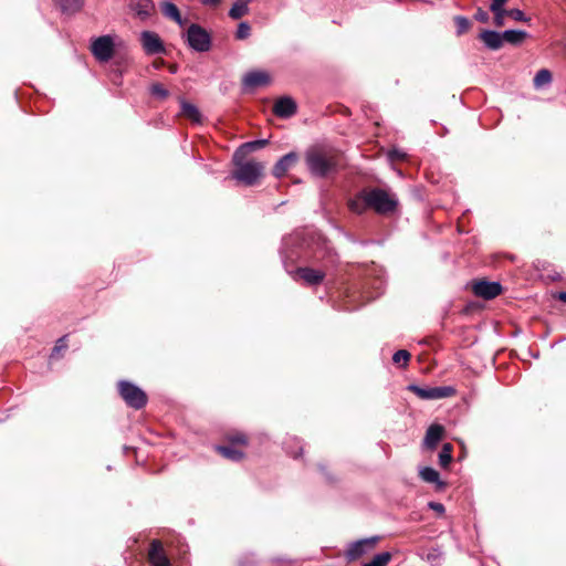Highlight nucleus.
<instances>
[{"label": "nucleus", "mask_w": 566, "mask_h": 566, "mask_svg": "<svg viewBox=\"0 0 566 566\" xmlns=\"http://www.w3.org/2000/svg\"><path fill=\"white\" fill-rule=\"evenodd\" d=\"M233 164L235 170L232 171L231 177L245 186L255 185L264 170L262 163L245 160V157H237V153L233 154Z\"/></svg>", "instance_id": "nucleus-1"}, {"label": "nucleus", "mask_w": 566, "mask_h": 566, "mask_svg": "<svg viewBox=\"0 0 566 566\" xmlns=\"http://www.w3.org/2000/svg\"><path fill=\"white\" fill-rule=\"evenodd\" d=\"M337 159L331 154L319 149H312L306 153V165L315 177H326L337 168Z\"/></svg>", "instance_id": "nucleus-2"}, {"label": "nucleus", "mask_w": 566, "mask_h": 566, "mask_svg": "<svg viewBox=\"0 0 566 566\" xmlns=\"http://www.w3.org/2000/svg\"><path fill=\"white\" fill-rule=\"evenodd\" d=\"M366 201L370 209L379 214L394 212L398 207V198L395 193L381 188H373L366 192Z\"/></svg>", "instance_id": "nucleus-3"}, {"label": "nucleus", "mask_w": 566, "mask_h": 566, "mask_svg": "<svg viewBox=\"0 0 566 566\" xmlns=\"http://www.w3.org/2000/svg\"><path fill=\"white\" fill-rule=\"evenodd\" d=\"M184 38L188 46L196 52L203 53L211 49V35L197 23H191L188 27Z\"/></svg>", "instance_id": "nucleus-4"}, {"label": "nucleus", "mask_w": 566, "mask_h": 566, "mask_svg": "<svg viewBox=\"0 0 566 566\" xmlns=\"http://www.w3.org/2000/svg\"><path fill=\"white\" fill-rule=\"evenodd\" d=\"M117 386L119 396L128 407L138 410L146 406L147 395L142 388L127 380H120Z\"/></svg>", "instance_id": "nucleus-5"}, {"label": "nucleus", "mask_w": 566, "mask_h": 566, "mask_svg": "<svg viewBox=\"0 0 566 566\" xmlns=\"http://www.w3.org/2000/svg\"><path fill=\"white\" fill-rule=\"evenodd\" d=\"M115 50L114 38L109 34L102 35L92 40L91 52L99 62H108Z\"/></svg>", "instance_id": "nucleus-6"}, {"label": "nucleus", "mask_w": 566, "mask_h": 566, "mask_svg": "<svg viewBox=\"0 0 566 566\" xmlns=\"http://www.w3.org/2000/svg\"><path fill=\"white\" fill-rule=\"evenodd\" d=\"M408 389L424 400H438L455 395V389L452 386L420 387L418 385H409Z\"/></svg>", "instance_id": "nucleus-7"}, {"label": "nucleus", "mask_w": 566, "mask_h": 566, "mask_svg": "<svg viewBox=\"0 0 566 566\" xmlns=\"http://www.w3.org/2000/svg\"><path fill=\"white\" fill-rule=\"evenodd\" d=\"M304 244V232L303 231H297V232H294L293 234H290L285 238H283V241H282V249H281V258H282V262L286 269V271L289 273H292L289 269H287V261L291 260L293 261L294 259H298L301 258V254L296 251L293 250L294 247L296 245H303Z\"/></svg>", "instance_id": "nucleus-8"}, {"label": "nucleus", "mask_w": 566, "mask_h": 566, "mask_svg": "<svg viewBox=\"0 0 566 566\" xmlns=\"http://www.w3.org/2000/svg\"><path fill=\"white\" fill-rule=\"evenodd\" d=\"M140 42L148 55L164 54L166 52L161 39L153 31H143L140 33Z\"/></svg>", "instance_id": "nucleus-9"}, {"label": "nucleus", "mask_w": 566, "mask_h": 566, "mask_svg": "<svg viewBox=\"0 0 566 566\" xmlns=\"http://www.w3.org/2000/svg\"><path fill=\"white\" fill-rule=\"evenodd\" d=\"M378 541H379L378 536H373V537L363 538V539L352 543L346 551V554H345L346 558L348 560H355V559L359 558L360 556L365 555L367 552L371 551Z\"/></svg>", "instance_id": "nucleus-10"}, {"label": "nucleus", "mask_w": 566, "mask_h": 566, "mask_svg": "<svg viewBox=\"0 0 566 566\" xmlns=\"http://www.w3.org/2000/svg\"><path fill=\"white\" fill-rule=\"evenodd\" d=\"M271 82L270 74L265 71H250L242 78V87L244 92L253 91L261 86H266Z\"/></svg>", "instance_id": "nucleus-11"}, {"label": "nucleus", "mask_w": 566, "mask_h": 566, "mask_svg": "<svg viewBox=\"0 0 566 566\" xmlns=\"http://www.w3.org/2000/svg\"><path fill=\"white\" fill-rule=\"evenodd\" d=\"M473 292L484 300H492L501 294L502 285L495 281H479L473 285Z\"/></svg>", "instance_id": "nucleus-12"}, {"label": "nucleus", "mask_w": 566, "mask_h": 566, "mask_svg": "<svg viewBox=\"0 0 566 566\" xmlns=\"http://www.w3.org/2000/svg\"><path fill=\"white\" fill-rule=\"evenodd\" d=\"M297 106L293 98L289 96L280 97L273 107V112L281 118H289L296 113Z\"/></svg>", "instance_id": "nucleus-13"}, {"label": "nucleus", "mask_w": 566, "mask_h": 566, "mask_svg": "<svg viewBox=\"0 0 566 566\" xmlns=\"http://www.w3.org/2000/svg\"><path fill=\"white\" fill-rule=\"evenodd\" d=\"M298 160L296 153L291 151L282 156L273 167V175L276 178L283 177Z\"/></svg>", "instance_id": "nucleus-14"}, {"label": "nucleus", "mask_w": 566, "mask_h": 566, "mask_svg": "<svg viewBox=\"0 0 566 566\" xmlns=\"http://www.w3.org/2000/svg\"><path fill=\"white\" fill-rule=\"evenodd\" d=\"M479 39L484 43L485 48L491 51H497L503 46L502 32L483 30L479 34Z\"/></svg>", "instance_id": "nucleus-15"}, {"label": "nucleus", "mask_w": 566, "mask_h": 566, "mask_svg": "<svg viewBox=\"0 0 566 566\" xmlns=\"http://www.w3.org/2000/svg\"><path fill=\"white\" fill-rule=\"evenodd\" d=\"M129 7L140 20L148 19L155 10L153 0H130Z\"/></svg>", "instance_id": "nucleus-16"}, {"label": "nucleus", "mask_w": 566, "mask_h": 566, "mask_svg": "<svg viewBox=\"0 0 566 566\" xmlns=\"http://www.w3.org/2000/svg\"><path fill=\"white\" fill-rule=\"evenodd\" d=\"M295 273L308 285H317L325 277L324 271L312 268H298Z\"/></svg>", "instance_id": "nucleus-17"}, {"label": "nucleus", "mask_w": 566, "mask_h": 566, "mask_svg": "<svg viewBox=\"0 0 566 566\" xmlns=\"http://www.w3.org/2000/svg\"><path fill=\"white\" fill-rule=\"evenodd\" d=\"M148 558L151 566H169V559L167 558L160 542L154 541L150 545Z\"/></svg>", "instance_id": "nucleus-18"}, {"label": "nucleus", "mask_w": 566, "mask_h": 566, "mask_svg": "<svg viewBox=\"0 0 566 566\" xmlns=\"http://www.w3.org/2000/svg\"><path fill=\"white\" fill-rule=\"evenodd\" d=\"M443 432L444 429L441 424H431L426 431L423 446L429 450H433L442 439Z\"/></svg>", "instance_id": "nucleus-19"}, {"label": "nucleus", "mask_w": 566, "mask_h": 566, "mask_svg": "<svg viewBox=\"0 0 566 566\" xmlns=\"http://www.w3.org/2000/svg\"><path fill=\"white\" fill-rule=\"evenodd\" d=\"M418 556L429 563L431 566H441L444 559V553L440 547H431L429 549H421Z\"/></svg>", "instance_id": "nucleus-20"}, {"label": "nucleus", "mask_w": 566, "mask_h": 566, "mask_svg": "<svg viewBox=\"0 0 566 566\" xmlns=\"http://www.w3.org/2000/svg\"><path fill=\"white\" fill-rule=\"evenodd\" d=\"M160 8L166 18L175 21L180 27L185 24V20L182 19L178 7L171 2V0H164Z\"/></svg>", "instance_id": "nucleus-21"}, {"label": "nucleus", "mask_w": 566, "mask_h": 566, "mask_svg": "<svg viewBox=\"0 0 566 566\" xmlns=\"http://www.w3.org/2000/svg\"><path fill=\"white\" fill-rule=\"evenodd\" d=\"M507 1L509 0H492L490 4V10L494 14V24L499 28L504 25V20L506 18V9L504 6Z\"/></svg>", "instance_id": "nucleus-22"}, {"label": "nucleus", "mask_w": 566, "mask_h": 566, "mask_svg": "<svg viewBox=\"0 0 566 566\" xmlns=\"http://www.w3.org/2000/svg\"><path fill=\"white\" fill-rule=\"evenodd\" d=\"M419 475L424 482L436 484L438 490H441L446 486V483L440 480L439 472L431 467L422 468L419 471Z\"/></svg>", "instance_id": "nucleus-23"}, {"label": "nucleus", "mask_w": 566, "mask_h": 566, "mask_svg": "<svg viewBox=\"0 0 566 566\" xmlns=\"http://www.w3.org/2000/svg\"><path fill=\"white\" fill-rule=\"evenodd\" d=\"M366 192H367V190H363L357 196H355L354 198H352L348 201V207H349L350 211H353V212H355L357 214H361L368 208H370L369 205H367V201H366Z\"/></svg>", "instance_id": "nucleus-24"}, {"label": "nucleus", "mask_w": 566, "mask_h": 566, "mask_svg": "<svg viewBox=\"0 0 566 566\" xmlns=\"http://www.w3.org/2000/svg\"><path fill=\"white\" fill-rule=\"evenodd\" d=\"M54 3L61 9V11L65 14H74L84 6V0H53Z\"/></svg>", "instance_id": "nucleus-25"}, {"label": "nucleus", "mask_w": 566, "mask_h": 566, "mask_svg": "<svg viewBox=\"0 0 566 566\" xmlns=\"http://www.w3.org/2000/svg\"><path fill=\"white\" fill-rule=\"evenodd\" d=\"M180 113L185 117L189 118L193 123H200L201 122V113L198 109V107L185 99L180 101Z\"/></svg>", "instance_id": "nucleus-26"}, {"label": "nucleus", "mask_w": 566, "mask_h": 566, "mask_svg": "<svg viewBox=\"0 0 566 566\" xmlns=\"http://www.w3.org/2000/svg\"><path fill=\"white\" fill-rule=\"evenodd\" d=\"M527 36V32L523 30H505L502 32L503 43L506 42L512 45H520Z\"/></svg>", "instance_id": "nucleus-27"}, {"label": "nucleus", "mask_w": 566, "mask_h": 566, "mask_svg": "<svg viewBox=\"0 0 566 566\" xmlns=\"http://www.w3.org/2000/svg\"><path fill=\"white\" fill-rule=\"evenodd\" d=\"M553 81L552 72L548 69H541L533 78L535 90L549 86Z\"/></svg>", "instance_id": "nucleus-28"}, {"label": "nucleus", "mask_w": 566, "mask_h": 566, "mask_svg": "<svg viewBox=\"0 0 566 566\" xmlns=\"http://www.w3.org/2000/svg\"><path fill=\"white\" fill-rule=\"evenodd\" d=\"M268 143L266 139H259L254 142H248L242 144L234 153H237V157H245L248 153L262 148Z\"/></svg>", "instance_id": "nucleus-29"}, {"label": "nucleus", "mask_w": 566, "mask_h": 566, "mask_svg": "<svg viewBox=\"0 0 566 566\" xmlns=\"http://www.w3.org/2000/svg\"><path fill=\"white\" fill-rule=\"evenodd\" d=\"M217 451L224 458L232 461H240L243 458V452L233 446H218Z\"/></svg>", "instance_id": "nucleus-30"}, {"label": "nucleus", "mask_w": 566, "mask_h": 566, "mask_svg": "<svg viewBox=\"0 0 566 566\" xmlns=\"http://www.w3.org/2000/svg\"><path fill=\"white\" fill-rule=\"evenodd\" d=\"M453 447L451 443H444L439 452V464L446 469L452 461Z\"/></svg>", "instance_id": "nucleus-31"}, {"label": "nucleus", "mask_w": 566, "mask_h": 566, "mask_svg": "<svg viewBox=\"0 0 566 566\" xmlns=\"http://www.w3.org/2000/svg\"><path fill=\"white\" fill-rule=\"evenodd\" d=\"M249 12L248 1H237L230 9V18L238 20Z\"/></svg>", "instance_id": "nucleus-32"}, {"label": "nucleus", "mask_w": 566, "mask_h": 566, "mask_svg": "<svg viewBox=\"0 0 566 566\" xmlns=\"http://www.w3.org/2000/svg\"><path fill=\"white\" fill-rule=\"evenodd\" d=\"M392 558L391 553L382 552L376 554L369 563H365L364 566H386Z\"/></svg>", "instance_id": "nucleus-33"}, {"label": "nucleus", "mask_w": 566, "mask_h": 566, "mask_svg": "<svg viewBox=\"0 0 566 566\" xmlns=\"http://www.w3.org/2000/svg\"><path fill=\"white\" fill-rule=\"evenodd\" d=\"M284 444L286 452L291 454L293 458H297L303 453V447L296 439H291L290 441H286Z\"/></svg>", "instance_id": "nucleus-34"}, {"label": "nucleus", "mask_w": 566, "mask_h": 566, "mask_svg": "<svg viewBox=\"0 0 566 566\" xmlns=\"http://www.w3.org/2000/svg\"><path fill=\"white\" fill-rule=\"evenodd\" d=\"M454 23H455V27H457V34L458 35H461L464 32H467L469 30L470 25H471L469 19L463 17V15H457L454 18Z\"/></svg>", "instance_id": "nucleus-35"}, {"label": "nucleus", "mask_w": 566, "mask_h": 566, "mask_svg": "<svg viewBox=\"0 0 566 566\" xmlns=\"http://www.w3.org/2000/svg\"><path fill=\"white\" fill-rule=\"evenodd\" d=\"M150 94L159 99H165L168 97L169 92L165 88V86L160 83H154L151 84Z\"/></svg>", "instance_id": "nucleus-36"}, {"label": "nucleus", "mask_w": 566, "mask_h": 566, "mask_svg": "<svg viewBox=\"0 0 566 566\" xmlns=\"http://www.w3.org/2000/svg\"><path fill=\"white\" fill-rule=\"evenodd\" d=\"M250 33H251V27L248 22L239 23L237 33H235L237 39L244 40L250 36Z\"/></svg>", "instance_id": "nucleus-37"}, {"label": "nucleus", "mask_w": 566, "mask_h": 566, "mask_svg": "<svg viewBox=\"0 0 566 566\" xmlns=\"http://www.w3.org/2000/svg\"><path fill=\"white\" fill-rule=\"evenodd\" d=\"M409 359H410V354H409V352H407L405 349L397 350L392 356V360L395 364H400L402 361L403 365H407Z\"/></svg>", "instance_id": "nucleus-38"}, {"label": "nucleus", "mask_w": 566, "mask_h": 566, "mask_svg": "<svg viewBox=\"0 0 566 566\" xmlns=\"http://www.w3.org/2000/svg\"><path fill=\"white\" fill-rule=\"evenodd\" d=\"M506 17L512 18L515 21L526 22L530 19L524 14V12L520 9H510L506 10Z\"/></svg>", "instance_id": "nucleus-39"}, {"label": "nucleus", "mask_w": 566, "mask_h": 566, "mask_svg": "<svg viewBox=\"0 0 566 566\" xmlns=\"http://www.w3.org/2000/svg\"><path fill=\"white\" fill-rule=\"evenodd\" d=\"M67 347V343H66V336H62L57 339L54 348L52 349V353H51V358H54L55 356H57L62 350H64L65 348Z\"/></svg>", "instance_id": "nucleus-40"}, {"label": "nucleus", "mask_w": 566, "mask_h": 566, "mask_svg": "<svg viewBox=\"0 0 566 566\" xmlns=\"http://www.w3.org/2000/svg\"><path fill=\"white\" fill-rule=\"evenodd\" d=\"M229 441L238 444H247L248 439L244 433H235L229 437Z\"/></svg>", "instance_id": "nucleus-41"}, {"label": "nucleus", "mask_w": 566, "mask_h": 566, "mask_svg": "<svg viewBox=\"0 0 566 566\" xmlns=\"http://www.w3.org/2000/svg\"><path fill=\"white\" fill-rule=\"evenodd\" d=\"M388 157L391 160H402L406 157V153L400 149H391L388 151Z\"/></svg>", "instance_id": "nucleus-42"}, {"label": "nucleus", "mask_w": 566, "mask_h": 566, "mask_svg": "<svg viewBox=\"0 0 566 566\" xmlns=\"http://www.w3.org/2000/svg\"><path fill=\"white\" fill-rule=\"evenodd\" d=\"M474 18H475V20H478L480 22H488L489 19H490L489 13L485 10L481 9V8H479L476 10V12L474 14Z\"/></svg>", "instance_id": "nucleus-43"}, {"label": "nucleus", "mask_w": 566, "mask_h": 566, "mask_svg": "<svg viewBox=\"0 0 566 566\" xmlns=\"http://www.w3.org/2000/svg\"><path fill=\"white\" fill-rule=\"evenodd\" d=\"M428 507L439 514H443L446 509L443 506V504L439 503V502H429L428 503Z\"/></svg>", "instance_id": "nucleus-44"}, {"label": "nucleus", "mask_w": 566, "mask_h": 566, "mask_svg": "<svg viewBox=\"0 0 566 566\" xmlns=\"http://www.w3.org/2000/svg\"><path fill=\"white\" fill-rule=\"evenodd\" d=\"M557 298L562 302H565L566 303V292H559L557 294Z\"/></svg>", "instance_id": "nucleus-45"}, {"label": "nucleus", "mask_w": 566, "mask_h": 566, "mask_svg": "<svg viewBox=\"0 0 566 566\" xmlns=\"http://www.w3.org/2000/svg\"><path fill=\"white\" fill-rule=\"evenodd\" d=\"M221 0H205L203 3L206 4H217L219 3Z\"/></svg>", "instance_id": "nucleus-46"}]
</instances>
